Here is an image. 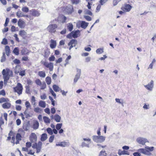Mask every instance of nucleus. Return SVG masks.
I'll return each instance as SVG.
<instances>
[{
    "instance_id": "nucleus-21",
    "label": "nucleus",
    "mask_w": 156,
    "mask_h": 156,
    "mask_svg": "<svg viewBox=\"0 0 156 156\" xmlns=\"http://www.w3.org/2000/svg\"><path fill=\"white\" fill-rule=\"evenodd\" d=\"M48 138L47 135L46 133L42 134L41 136V140L42 141H45Z\"/></svg>"
},
{
    "instance_id": "nucleus-9",
    "label": "nucleus",
    "mask_w": 156,
    "mask_h": 156,
    "mask_svg": "<svg viewBox=\"0 0 156 156\" xmlns=\"http://www.w3.org/2000/svg\"><path fill=\"white\" fill-rule=\"evenodd\" d=\"M136 140L139 144L143 145H144L146 143L148 142V140L146 139L143 137L138 138Z\"/></svg>"
},
{
    "instance_id": "nucleus-30",
    "label": "nucleus",
    "mask_w": 156,
    "mask_h": 156,
    "mask_svg": "<svg viewBox=\"0 0 156 156\" xmlns=\"http://www.w3.org/2000/svg\"><path fill=\"white\" fill-rule=\"evenodd\" d=\"M67 27L69 30L71 31L73 29V25L71 23H69L67 24Z\"/></svg>"
},
{
    "instance_id": "nucleus-2",
    "label": "nucleus",
    "mask_w": 156,
    "mask_h": 156,
    "mask_svg": "<svg viewBox=\"0 0 156 156\" xmlns=\"http://www.w3.org/2000/svg\"><path fill=\"white\" fill-rule=\"evenodd\" d=\"M57 25L55 24L49 25L47 28V30L51 33H55L57 28Z\"/></svg>"
},
{
    "instance_id": "nucleus-62",
    "label": "nucleus",
    "mask_w": 156,
    "mask_h": 156,
    "mask_svg": "<svg viewBox=\"0 0 156 156\" xmlns=\"http://www.w3.org/2000/svg\"><path fill=\"white\" fill-rule=\"evenodd\" d=\"M55 56L54 55H52L49 58V60L50 61H53L55 60Z\"/></svg>"
},
{
    "instance_id": "nucleus-5",
    "label": "nucleus",
    "mask_w": 156,
    "mask_h": 156,
    "mask_svg": "<svg viewBox=\"0 0 156 156\" xmlns=\"http://www.w3.org/2000/svg\"><path fill=\"white\" fill-rule=\"evenodd\" d=\"M67 19V17L63 15H60L57 18V20L58 23H64L66 22V20ZM56 20V19H55Z\"/></svg>"
},
{
    "instance_id": "nucleus-1",
    "label": "nucleus",
    "mask_w": 156,
    "mask_h": 156,
    "mask_svg": "<svg viewBox=\"0 0 156 156\" xmlns=\"http://www.w3.org/2000/svg\"><path fill=\"white\" fill-rule=\"evenodd\" d=\"M9 69H6V70L3 69L2 72V74L3 75L4 79V83L6 84L7 81L9 79Z\"/></svg>"
},
{
    "instance_id": "nucleus-29",
    "label": "nucleus",
    "mask_w": 156,
    "mask_h": 156,
    "mask_svg": "<svg viewBox=\"0 0 156 156\" xmlns=\"http://www.w3.org/2000/svg\"><path fill=\"white\" fill-rule=\"evenodd\" d=\"M19 34L21 37L25 36L27 35V33L24 30H22L20 31Z\"/></svg>"
},
{
    "instance_id": "nucleus-61",
    "label": "nucleus",
    "mask_w": 156,
    "mask_h": 156,
    "mask_svg": "<svg viewBox=\"0 0 156 156\" xmlns=\"http://www.w3.org/2000/svg\"><path fill=\"white\" fill-rule=\"evenodd\" d=\"M34 111L36 112H38L40 111H41V109L39 107H37L34 108Z\"/></svg>"
},
{
    "instance_id": "nucleus-35",
    "label": "nucleus",
    "mask_w": 156,
    "mask_h": 156,
    "mask_svg": "<svg viewBox=\"0 0 156 156\" xmlns=\"http://www.w3.org/2000/svg\"><path fill=\"white\" fill-rule=\"evenodd\" d=\"M13 52L16 55H18L19 54V49L18 48H15L13 51Z\"/></svg>"
},
{
    "instance_id": "nucleus-23",
    "label": "nucleus",
    "mask_w": 156,
    "mask_h": 156,
    "mask_svg": "<svg viewBox=\"0 0 156 156\" xmlns=\"http://www.w3.org/2000/svg\"><path fill=\"white\" fill-rule=\"evenodd\" d=\"M105 137L103 136H98V143H101L105 141Z\"/></svg>"
},
{
    "instance_id": "nucleus-54",
    "label": "nucleus",
    "mask_w": 156,
    "mask_h": 156,
    "mask_svg": "<svg viewBox=\"0 0 156 156\" xmlns=\"http://www.w3.org/2000/svg\"><path fill=\"white\" fill-rule=\"evenodd\" d=\"M35 83L37 85L39 86H40L42 83L40 80L39 79H37L35 80Z\"/></svg>"
},
{
    "instance_id": "nucleus-44",
    "label": "nucleus",
    "mask_w": 156,
    "mask_h": 156,
    "mask_svg": "<svg viewBox=\"0 0 156 156\" xmlns=\"http://www.w3.org/2000/svg\"><path fill=\"white\" fill-rule=\"evenodd\" d=\"M49 91L52 95L54 97V98H56V94L51 88H50L49 89Z\"/></svg>"
},
{
    "instance_id": "nucleus-40",
    "label": "nucleus",
    "mask_w": 156,
    "mask_h": 156,
    "mask_svg": "<svg viewBox=\"0 0 156 156\" xmlns=\"http://www.w3.org/2000/svg\"><path fill=\"white\" fill-rule=\"evenodd\" d=\"M46 130L48 133L50 135H52L53 134V130L50 128H47Z\"/></svg>"
},
{
    "instance_id": "nucleus-52",
    "label": "nucleus",
    "mask_w": 156,
    "mask_h": 156,
    "mask_svg": "<svg viewBox=\"0 0 156 156\" xmlns=\"http://www.w3.org/2000/svg\"><path fill=\"white\" fill-rule=\"evenodd\" d=\"M20 69V67L18 65H17L15 67V72L17 74L19 73V71L18 70H17V69Z\"/></svg>"
},
{
    "instance_id": "nucleus-56",
    "label": "nucleus",
    "mask_w": 156,
    "mask_h": 156,
    "mask_svg": "<svg viewBox=\"0 0 156 156\" xmlns=\"http://www.w3.org/2000/svg\"><path fill=\"white\" fill-rule=\"evenodd\" d=\"M73 4H77L80 2L79 0H71Z\"/></svg>"
},
{
    "instance_id": "nucleus-36",
    "label": "nucleus",
    "mask_w": 156,
    "mask_h": 156,
    "mask_svg": "<svg viewBox=\"0 0 156 156\" xmlns=\"http://www.w3.org/2000/svg\"><path fill=\"white\" fill-rule=\"evenodd\" d=\"M45 81L48 85H50L51 82V77L49 76L45 78Z\"/></svg>"
},
{
    "instance_id": "nucleus-25",
    "label": "nucleus",
    "mask_w": 156,
    "mask_h": 156,
    "mask_svg": "<svg viewBox=\"0 0 156 156\" xmlns=\"http://www.w3.org/2000/svg\"><path fill=\"white\" fill-rule=\"evenodd\" d=\"M39 106L42 108H45L46 107L45 102L42 100L40 101L39 102Z\"/></svg>"
},
{
    "instance_id": "nucleus-49",
    "label": "nucleus",
    "mask_w": 156,
    "mask_h": 156,
    "mask_svg": "<svg viewBox=\"0 0 156 156\" xmlns=\"http://www.w3.org/2000/svg\"><path fill=\"white\" fill-rule=\"evenodd\" d=\"M21 136L19 133L16 134V140H21Z\"/></svg>"
},
{
    "instance_id": "nucleus-13",
    "label": "nucleus",
    "mask_w": 156,
    "mask_h": 156,
    "mask_svg": "<svg viewBox=\"0 0 156 156\" xmlns=\"http://www.w3.org/2000/svg\"><path fill=\"white\" fill-rule=\"evenodd\" d=\"M30 140L32 142H36L37 140V136L34 133H32L31 134L30 137Z\"/></svg>"
},
{
    "instance_id": "nucleus-10",
    "label": "nucleus",
    "mask_w": 156,
    "mask_h": 156,
    "mask_svg": "<svg viewBox=\"0 0 156 156\" xmlns=\"http://www.w3.org/2000/svg\"><path fill=\"white\" fill-rule=\"evenodd\" d=\"M137 151L140 152L145 155L149 156L151 154V153L147 151V149L145 147L144 148H140L137 150Z\"/></svg>"
},
{
    "instance_id": "nucleus-32",
    "label": "nucleus",
    "mask_w": 156,
    "mask_h": 156,
    "mask_svg": "<svg viewBox=\"0 0 156 156\" xmlns=\"http://www.w3.org/2000/svg\"><path fill=\"white\" fill-rule=\"evenodd\" d=\"M53 88L55 92L61 90V89L58 86L56 85H54L52 87Z\"/></svg>"
},
{
    "instance_id": "nucleus-64",
    "label": "nucleus",
    "mask_w": 156,
    "mask_h": 156,
    "mask_svg": "<svg viewBox=\"0 0 156 156\" xmlns=\"http://www.w3.org/2000/svg\"><path fill=\"white\" fill-rule=\"evenodd\" d=\"M140 152H135L133 154V155L134 156H141V154L139 153Z\"/></svg>"
},
{
    "instance_id": "nucleus-60",
    "label": "nucleus",
    "mask_w": 156,
    "mask_h": 156,
    "mask_svg": "<svg viewBox=\"0 0 156 156\" xmlns=\"http://www.w3.org/2000/svg\"><path fill=\"white\" fill-rule=\"evenodd\" d=\"M84 18L88 21L91 20V18L90 17L88 16H84Z\"/></svg>"
},
{
    "instance_id": "nucleus-7",
    "label": "nucleus",
    "mask_w": 156,
    "mask_h": 156,
    "mask_svg": "<svg viewBox=\"0 0 156 156\" xmlns=\"http://www.w3.org/2000/svg\"><path fill=\"white\" fill-rule=\"evenodd\" d=\"M43 65L46 67L48 68L50 71H53L54 66L52 62L48 63V62H44Z\"/></svg>"
},
{
    "instance_id": "nucleus-34",
    "label": "nucleus",
    "mask_w": 156,
    "mask_h": 156,
    "mask_svg": "<svg viewBox=\"0 0 156 156\" xmlns=\"http://www.w3.org/2000/svg\"><path fill=\"white\" fill-rule=\"evenodd\" d=\"M16 16L18 18H20L24 17V14L21 11H18L16 13Z\"/></svg>"
},
{
    "instance_id": "nucleus-39",
    "label": "nucleus",
    "mask_w": 156,
    "mask_h": 156,
    "mask_svg": "<svg viewBox=\"0 0 156 156\" xmlns=\"http://www.w3.org/2000/svg\"><path fill=\"white\" fill-rule=\"evenodd\" d=\"M99 156H107V154L105 151H101L100 152Z\"/></svg>"
},
{
    "instance_id": "nucleus-59",
    "label": "nucleus",
    "mask_w": 156,
    "mask_h": 156,
    "mask_svg": "<svg viewBox=\"0 0 156 156\" xmlns=\"http://www.w3.org/2000/svg\"><path fill=\"white\" fill-rule=\"evenodd\" d=\"M25 71L24 70H22L20 71L19 73V75H20L22 76H24L25 75Z\"/></svg>"
},
{
    "instance_id": "nucleus-51",
    "label": "nucleus",
    "mask_w": 156,
    "mask_h": 156,
    "mask_svg": "<svg viewBox=\"0 0 156 156\" xmlns=\"http://www.w3.org/2000/svg\"><path fill=\"white\" fill-rule=\"evenodd\" d=\"M49 139V141L50 143H52L54 140L55 137L54 135H51Z\"/></svg>"
},
{
    "instance_id": "nucleus-31",
    "label": "nucleus",
    "mask_w": 156,
    "mask_h": 156,
    "mask_svg": "<svg viewBox=\"0 0 156 156\" xmlns=\"http://www.w3.org/2000/svg\"><path fill=\"white\" fill-rule=\"evenodd\" d=\"M44 121L46 123H49L50 122V119L46 116H44L43 117Z\"/></svg>"
},
{
    "instance_id": "nucleus-27",
    "label": "nucleus",
    "mask_w": 156,
    "mask_h": 156,
    "mask_svg": "<svg viewBox=\"0 0 156 156\" xmlns=\"http://www.w3.org/2000/svg\"><path fill=\"white\" fill-rule=\"evenodd\" d=\"M132 7L129 4H126L124 6V9L127 12H129L131 9Z\"/></svg>"
},
{
    "instance_id": "nucleus-45",
    "label": "nucleus",
    "mask_w": 156,
    "mask_h": 156,
    "mask_svg": "<svg viewBox=\"0 0 156 156\" xmlns=\"http://www.w3.org/2000/svg\"><path fill=\"white\" fill-rule=\"evenodd\" d=\"M22 10L23 12L27 13L28 12L29 9L27 7L24 6L22 8Z\"/></svg>"
},
{
    "instance_id": "nucleus-28",
    "label": "nucleus",
    "mask_w": 156,
    "mask_h": 156,
    "mask_svg": "<svg viewBox=\"0 0 156 156\" xmlns=\"http://www.w3.org/2000/svg\"><path fill=\"white\" fill-rule=\"evenodd\" d=\"M38 75L40 77L44 78L45 77L46 74L45 73L44 71H40L38 72Z\"/></svg>"
},
{
    "instance_id": "nucleus-38",
    "label": "nucleus",
    "mask_w": 156,
    "mask_h": 156,
    "mask_svg": "<svg viewBox=\"0 0 156 156\" xmlns=\"http://www.w3.org/2000/svg\"><path fill=\"white\" fill-rule=\"evenodd\" d=\"M104 52L103 49L101 48L98 49L96 50V52L97 54H100Z\"/></svg>"
},
{
    "instance_id": "nucleus-58",
    "label": "nucleus",
    "mask_w": 156,
    "mask_h": 156,
    "mask_svg": "<svg viewBox=\"0 0 156 156\" xmlns=\"http://www.w3.org/2000/svg\"><path fill=\"white\" fill-rule=\"evenodd\" d=\"M108 0H100L99 1V2L101 5H103L104 4L106 3Z\"/></svg>"
},
{
    "instance_id": "nucleus-20",
    "label": "nucleus",
    "mask_w": 156,
    "mask_h": 156,
    "mask_svg": "<svg viewBox=\"0 0 156 156\" xmlns=\"http://www.w3.org/2000/svg\"><path fill=\"white\" fill-rule=\"evenodd\" d=\"M77 41L75 39L72 40L68 43V45L70 46L71 44L73 45L74 47H75L77 44Z\"/></svg>"
},
{
    "instance_id": "nucleus-12",
    "label": "nucleus",
    "mask_w": 156,
    "mask_h": 156,
    "mask_svg": "<svg viewBox=\"0 0 156 156\" xmlns=\"http://www.w3.org/2000/svg\"><path fill=\"white\" fill-rule=\"evenodd\" d=\"M18 26L21 29H23L25 27L26 24L25 22L21 19H19L18 22Z\"/></svg>"
},
{
    "instance_id": "nucleus-6",
    "label": "nucleus",
    "mask_w": 156,
    "mask_h": 156,
    "mask_svg": "<svg viewBox=\"0 0 156 156\" xmlns=\"http://www.w3.org/2000/svg\"><path fill=\"white\" fill-rule=\"evenodd\" d=\"M65 11L68 14H71L74 11L73 6L70 5H68L65 8Z\"/></svg>"
},
{
    "instance_id": "nucleus-22",
    "label": "nucleus",
    "mask_w": 156,
    "mask_h": 156,
    "mask_svg": "<svg viewBox=\"0 0 156 156\" xmlns=\"http://www.w3.org/2000/svg\"><path fill=\"white\" fill-rule=\"evenodd\" d=\"M39 123L37 121H35L34 123L32 128L36 130L39 127Z\"/></svg>"
},
{
    "instance_id": "nucleus-55",
    "label": "nucleus",
    "mask_w": 156,
    "mask_h": 156,
    "mask_svg": "<svg viewBox=\"0 0 156 156\" xmlns=\"http://www.w3.org/2000/svg\"><path fill=\"white\" fill-rule=\"evenodd\" d=\"M9 19L8 18H6L5 23L4 25V26L5 27H6L7 26L9 22Z\"/></svg>"
},
{
    "instance_id": "nucleus-57",
    "label": "nucleus",
    "mask_w": 156,
    "mask_h": 156,
    "mask_svg": "<svg viewBox=\"0 0 156 156\" xmlns=\"http://www.w3.org/2000/svg\"><path fill=\"white\" fill-rule=\"evenodd\" d=\"M26 146L27 148H29L32 146V143L30 142H27L26 144Z\"/></svg>"
},
{
    "instance_id": "nucleus-47",
    "label": "nucleus",
    "mask_w": 156,
    "mask_h": 156,
    "mask_svg": "<svg viewBox=\"0 0 156 156\" xmlns=\"http://www.w3.org/2000/svg\"><path fill=\"white\" fill-rule=\"evenodd\" d=\"M41 86V89L44 90L45 89L46 87V84L45 82H43L40 85Z\"/></svg>"
},
{
    "instance_id": "nucleus-41",
    "label": "nucleus",
    "mask_w": 156,
    "mask_h": 156,
    "mask_svg": "<svg viewBox=\"0 0 156 156\" xmlns=\"http://www.w3.org/2000/svg\"><path fill=\"white\" fill-rule=\"evenodd\" d=\"M92 139L95 142L98 143V136H92Z\"/></svg>"
},
{
    "instance_id": "nucleus-26",
    "label": "nucleus",
    "mask_w": 156,
    "mask_h": 156,
    "mask_svg": "<svg viewBox=\"0 0 156 156\" xmlns=\"http://www.w3.org/2000/svg\"><path fill=\"white\" fill-rule=\"evenodd\" d=\"M5 53L7 56H9L10 53V50L8 46H6L5 48Z\"/></svg>"
},
{
    "instance_id": "nucleus-18",
    "label": "nucleus",
    "mask_w": 156,
    "mask_h": 156,
    "mask_svg": "<svg viewBox=\"0 0 156 156\" xmlns=\"http://www.w3.org/2000/svg\"><path fill=\"white\" fill-rule=\"evenodd\" d=\"M88 23L85 22L84 21H82L81 22L80 25L81 27L84 29H86L88 25Z\"/></svg>"
},
{
    "instance_id": "nucleus-37",
    "label": "nucleus",
    "mask_w": 156,
    "mask_h": 156,
    "mask_svg": "<svg viewBox=\"0 0 156 156\" xmlns=\"http://www.w3.org/2000/svg\"><path fill=\"white\" fill-rule=\"evenodd\" d=\"M9 100L7 98H0V103L3 102H5L8 101Z\"/></svg>"
},
{
    "instance_id": "nucleus-24",
    "label": "nucleus",
    "mask_w": 156,
    "mask_h": 156,
    "mask_svg": "<svg viewBox=\"0 0 156 156\" xmlns=\"http://www.w3.org/2000/svg\"><path fill=\"white\" fill-rule=\"evenodd\" d=\"M61 117L57 114L55 115L54 116V119L57 122H59L61 120Z\"/></svg>"
},
{
    "instance_id": "nucleus-53",
    "label": "nucleus",
    "mask_w": 156,
    "mask_h": 156,
    "mask_svg": "<svg viewBox=\"0 0 156 156\" xmlns=\"http://www.w3.org/2000/svg\"><path fill=\"white\" fill-rule=\"evenodd\" d=\"M40 15L39 13L37 11H34L33 12V15L36 16H38Z\"/></svg>"
},
{
    "instance_id": "nucleus-43",
    "label": "nucleus",
    "mask_w": 156,
    "mask_h": 156,
    "mask_svg": "<svg viewBox=\"0 0 156 156\" xmlns=\"http://www.w3.org/2000/svg\"><path fill=\"white\" fill-rule=\"evenodd\" d=\"M84 12L85 14L89 15L90 16H92V13L91 12L87 9H86L84 10Z\"/></svg>"
},
{
    "instance_id": "nucleus-15",
    "label": "nucleus",
    "mask_w": 156,
    "mask_h": 156,
    "mask_svg": "<svg viewBox=\"0 0 156 156\" xmlns=\"http://www.w3.org/2000/svg\"><path fill=\"white\" fill-rule=\"evenodd\" d=\"M11 106V104L10 103L6 102L2 105V107L4 109H9Z\"/></svg>"
},
{
    "instance_id": "nucleus-42",
    "label": "nucleus",
    "mask_w": 156,
    "mask_h": 156,
    "mask_svg": "<svg viewBox=\"0 0 156 156\" xmlns=\"http://www.w3.org/2000/svg\"><path fill=\"white\" fill-rule=\"evenodd\" d=\"M145 148L147 149V151H153L154 147H149L147 146H146L145 147Z\"/></svg>"
},
{
    "instance_id": "nucleus-3",
    "label": "nucleus",
    "mask_w": 156,
    "mask_h": 156,
    "mask_svg": "<svg viewBox=\"0 0 156 156\" xmlns=\"http://www.w3.org/2000/svg\"><path fill=\"white\" fill-rule=\"evenodd\" d=\"M15 92H17L19 95L21 94L23 90V86L20 83H18L17 86L14 88Z\"/></svg>"
},
{
    "instance_id": "nucleus-16",
    "label": "nucleus",
    "mask_w": 156,
    "mask_h": 156,
    "mask_svg": "<svg viewBox=\"0 0 156 156\" xmlns=\"http://www.w3.org/2000/svg\"><path fill=\"white\" fill-rule=\"evenodd\" d=\"M56 46V41L53 40L51 39V44H50V47L52 48H55Z\"/></svg>"
},
{
    "instance_id": "nucleus-4",
    "label": "nucleus",
    "mask_w": 156,
    "mask_h": 156,
    "mask_svg": "<svg viewBox=\"0 0 156 156\" xmlns=\"http://www.w3.org/2000/svg\"><path fill=\"white\" fill-rule=\"evenodd\" d=\"M84 141L83 142L81 145L82 147H86L88 148L90 147L89 145L90 143L91 139L89 138L86 139L83 138V139Z\"/></svg>"
},
{
    "instance_id": "nucleus-33",
    "label": "nucleus",
    "mask_w": 156,
    "mask_h": 156,
    "mask_svg": "<svg viewBox=\"0 0 156 156\" xmlns=\"http://www.w3.org/2000/svg\"><path fill=\"white\" fill-rule=\"evenodd\" d=\"M6 59L5 53L4 52L2 53V56L1 57L0 61L1 62H3L5 61Z\"/></svg>"
},
{
    "instance_id": "nucleus-11",
    "label": "nucleus",
    "mask_w": 156,
    "mask_h": 156,
    "mask_svg": "<svg viewBox=\"0 0 156 156\" xmlns=\"http://www.w3.org/2000/svg\"><path fill=\"white\" fill-rule=\"evenodd\" d=\"M76 69L77 73L75 76V77L74 80V82L75 83L79 79L81 74V70L80 69L77 68Z\"/></svg>"
},
{
    "instance_id": "nucleus-46",
    "label": "nucleus",
    "mask_w": 156,
    "mask_h": 156,
    "mask_svg": "<svg viewBox=\"0 0 156 156\" xmlns=\"http://www.w3.org/2000/svg\"><path fill=\"white\" fill-rule=\"evenodd\" d=\"M62 124L61 123H58L57 124L56 126V128L57 130H59L61 129V127L62 126Z\"/></svg>"
},
{
    "instance_id": "nucleus-14",
    "label": "nucleus",
    "mask_w": 156,
    "mask_h": 156,
    "mask_svg": "<svg viewBox=\"0 0 156 156\" xmlns=\"http://www.w3.org/2000/svg\"><path fill=\"white\" fill-rule=\"evenodd\" d=\"M80 33V31L79 30H77L76 31H73L71 32V34H72V36L74 38H77L78 37V35Z\"/></svg>"
},
{
    "instance_id": "nucleus-8",
    "label": "nucleus",
    "mask_w": 156,
    "mask_h": 156,
    "mask_svg": "<svg viewBox=\"0 0 156 156\" xmlns=\"http://www.w3.org/2000/svg\"><path fill=\"white\" fill-rule=\"evenodd\" d=\"M144 87L147 90L150 91H152L154 87V81L151 80L150 82L148 84L144 85Z\"/></svg>"
},
{
    "instance_id": "nucleus-17",
    "label": "nucleus",
    "mask_w": 156,
    "mask_h": 156,
    "mask_svg": "<svg viewBox=\"0 0 156 156\" xmlns=\"http://www.w3.org/2000/svg\"><path fill=\"white\" fill-rule=\"evenodd\" d=\"M118 154L119 155L124 154L129 155V152L124 150L122 151L121 150L119 149L118 151Z\"/></svg>"
},
{
    "instance_id": "nucleus-50",
    "label": "nucleus",
    "mask_w": 156,
    "mask_h": 156,
    "mask_svg": "<svg viewBox=\"0 0 156 156\" xmlns=\"http://www.w3.org/2000/svg\"><path fill=\"white\" fill-rule=\"evenodd\" d=\"M26 92L27 94L30 93V87L29 85L27 86H26Z\"/></svg>"
},
{
    "instance_id": "nucleus-48",
    "label": "nucleus",
    "mask_w": 156,
    "mask_h": 156,
    "mask_svg": "<svg viewBox=\"0 0 156 156\" xmlns=\"http://www.w3.org/2000/svg\"><path fill=\"white\" fill-rule=\"evenodd\" d=\"M2 44L4 45H6L8 44V41L6 39L4 38L3 39L2 41L1 42Z\"/></svg>"
},
{
    "instance_id": "nucleus-63",
    "label": "nucleus",
    "mask_w": 156,
    "mask_h": 156,
    "mask_svg": "<svg viewBox=\"0 0 156 156\" xmlns=\"http://www.w3.org/2000/svg\"><path fill=\"white\" fill-rule=\"evenodd\" d=\"M40 97L41 99L42 100H45L46 98V96L45 94H44L42 95H41Z\"/></svg>"
},
{
    "instance_id": "nucleus-19",
    "label": "nucleus",
    "mask_w": 156,
    "mask_h": 156,
    "mask_svg": "<svg viewBox=\"0 0 156 156\" xmlns=\"http://www.w3.org/2000/svg\"><path fill=\"white\" fill-rule=\"evenodd\" d=\"M67 145V143L65 142H59L58 144H56V146H60L62 147H65Z\"/></svg>"
}]
</instances>
